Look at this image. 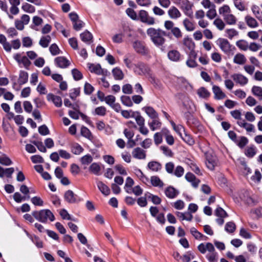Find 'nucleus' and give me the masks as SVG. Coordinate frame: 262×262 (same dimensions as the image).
<instances>
[{"label":"nucleus","instance_id":"412c9836","mask_svg":"<svg viewBox=\"0 0 262 262\" xmlns=\"http://www.w3.org/2000/svg\"><path fill=\"white\" fill-rule=\"evenodd\" d=\"M97 186L99 190L104 195H108L110 193V189L107 186L101 181L97 182Z\"/></svg>","mask_w":262,"mask_h":262},{"label":"nucleus","instance_id":"4c0bfd02","mask_svg":"<svg viewBox=\"0 0 262 262\" xmlns=\"http://www.w3.org/2000/svg\"><path fill=\"white\" fill-rule=\"evenodd\" d=\"M114 78L116 80H122L124 77V74L119 68H116L112 71Z\"/></svg>","mask_w":262,"mask_h":262},{"label":"nucleus","instance_id":"c03bdc74","mask_svg":"<svg viewBox=\"0 0 262 262\" xmlns=\"http://www.w3.org/2000/svg\"><path fill=\"white\" fill-rule=\"evenodd\" d=\"M206 258L209 262H217V253L215 252V250L210 252L206 255Z\"/></svg>","mask_w":262,"mask_h":262},{"label":"nucleus","instance_id":"e2e57ef3","mask_svg":"<svg viewBox=\"0 0 262 262\" xmlns=\"http://www.w3.org/2000/svg\"><path fill=\"white\" fill-rule=\"evenodd\" d=\"M72 74L75 80H79L82 78V73L77 69H74L72 71Z\"/></svg>","mask_w":262,"mask_h":262},{"label":"nucleus","instance_id":"2f4dec72","mask_svg":"<svg viewBox=\"0 0 262 262\" xmlns=\"http://www.w3.org/2000/svg\"><path fill=\"white\" fill-rule=\"evenodd\" d=\"M251 11L256 18L260 21H262V11L256 5H253L251 7Z\"/></svg>","mask_w":262,"mask_h":262},{"label":"nucleus","instance_id":"7ed1b4c3","mask_svg":"<svg viewBox=\"0 0 262 262\" xmlns=\"http://www.w3.org/2000/svg\"><path fill=\"white\" fill-rule=\"evenodd\" d=\"M134 70L136 74L139 75L151 76L149 68L142 62H138L137 64H135Z\"/></svg>","mask_w":262,"mask_h":262},{"label":"nucleus","instance_id":"f257e3e1","mask_svg":"<svg viewBox=\"0 0 262 262\" xmlns=\"http://www.w3.org/2000/svg\"><path fill=\"white\" fill-rule=\"evenodd\" d=\"M147 35L150 37L153 43L157 47L163 46L166 41L165 36L166 33L160 28H149L147 31Z\"/></svg>","mask_w":262,"mask_h":262},{"label":"nucleus","instance_id":"423d86ee","mask_svg":"<svg viewBox=\"0 0 262 262\" xmlns=\"http://www.w3.org/2000/svg\"><path fill=\"white\" fill-rule=\"evenodd\" d=\"M139 17L140 20L149 25H152L155 24V18L148 15V13L145 10H141L139 12Z\"/></svg>","mask_w":262,"mask_h":262},{"label":"nucleus","instance_id":"13d9d810","mask_svg":"<svg viewBox=\"0 0 262 262\" xmlns=\"http://www.w3.org/2000/svg\"><path fill=\"white\" fill-rule=\"evenodd\" d=\"M121 102L127 106H132L133 105V102L129 96H122L121 97Z\"/></svg>","mask_w":262,"mask_h":262},{"label":"nucleus","instance_id":"b1692460","mask_svg":"<svg viewBox=\"0 0 262 262\" xmlns=\"http://www.w3.org/2000/svg\"><path fill=\"white\" fill-rule=\"evenodd\" d=\"M168 58L173 61H178L181 58L180 52L176 50H172L168 53Z\"/></svg>","mask_w":262,"mask_h":262},{"label":"nucleus","instance_id":"ea45409f","mask_svg":"<svg viewBox=\"0 0 262 262\" xmlns=\"http://www.w3.org/2000/svg\"><path fill=\"white\" fill-rule=\"evenodd\" d=\"M83 150V148L78 143H75L71 146V151L75 155H79Z\"/></svg>","mask_w":262,"mask_h":262},{"label":"nucleus","instance_id":"4be33fe9","mask_svg":"<svg viewBox=\"0 0 262 262\" xmlns=\"http://www.w3.org/2000/svg\"><path fill=\"white\" fill-rule=\"evenodd\" d=\"M64 198L69 203H75L76 202V195L72 190L67 191L64 193Z\"/></svg>","mask_w":262,"mask_h":262},{"label":"nucleus","instance_id":"603ef678","mask_svg":"<svg viewBox=\"0 0 262 262\" xmlns=\"http://www.w3.org/2000/svg\"><path fill=\"white\" fill-rule=\"evenodd\" d=\"M236 45L238 48L243 51H246L248 49V43L244 40H239L236 41Z\"/></svg>","mask_w":262,"mask_h":262},{"label":"nucleus","instance_id":"e433bc0d","mask_svg":"<svg viewBox=\"0 0 262 262\" xmlns=\"http://www.w3.org/2000/svg\"><path fill=\"white\" fill-rule=\"evenodd\" d=\"M146 114L152 119H156L158 117V114L155 110L150 106H146L143 108Z\"/></svg>","mask_w":262,"mask_h":262},{"label":"nucleus","instance_id":"f8f14e48","mask_svg":"<svg viewBox=\"0 0 262 262\" xmlns=\"http://www.w3.org/2000/svg\"><path fill=\"white\" fill-rule=\"evenodd\" d=\"M55 62L56 65L60 68H66L70 64V61L63 56L56 58L55 59Z\"/></svg>","mask_w":262,"mask_h":262},{"label":"nucleus","instance_id":"a19ab883","mask_svg":"<svg viewBox=\"0 0 262 262\" xmlns=\"http://www.w3.org/2000/svg\"><path fill=\"white\" fill-rule=\"evenodd\" d=\"M235 7L240 11L246 10V7L242 0H233Z\"/></svg>","mask_w":262,"mask_h":262},{"label":"nucleus","instance_id":"6ab92c4d","mask_svg":"<svg viewBox=\"0 0 262 262\" xmlns=\"http://www.w3.org/2000/svg\"><path fill=\"white\" fill-rule=\"evenodd\" d=\"M133 48L136 51L141 54L146 53V49L144 45L140 41H136L133 43Z\"/></svg>","mask_w":262,"mask_h":262},{"label":"nucleus","instance_id":"680f3d73","mask_svg":"<svg viewBox=\"0 0 262 262\" xmlns=\"http://www.w3.org/2000/svg\"><path fill=\"white\" fill-rule=\"evenodd\" d=\"M171 33L177 38H180L182 36V33L180 29L178 27H174L171 30Z\"/></svg>","mask_w":262,"mask_h":262},{"label":"nucleus","instance_id":"9b49d317","mask_svg":"<svg viewBox=\"0 0 262 262\" xmlns=\"http://www.w3.org/2000/svg\"><path fill=\"white\" fill-rule=\"evenodd\" d=\"M167 13L169 17L172 19H177L182 15L181 12L174 6L171 7L168 10Z\"/></svg>","mask_w":262,"mask_h":262},{"label":"nucleus","instance_id":"5701e85b","mask_svg":"<svg viewBox=\"0 0 262 262\" xmlns=\"http://www.w3.org/2000/svg\"><path fill=\"white\" fill-rule=\"evenodd\" d=\"M224 20L227 25H234L237 22V18L231 12L223 17Z\"/></svg>","mask_w":262,"mask_h":262},{"label":"nucleus","instance_id":"c756f323","mask_svg":"<svg viewBox=\"0 0 262 262\" xmlns=\"http://www.w3.org/2000/svg\"><path fill=\"white\" fill-rule=\"evenodd\" d=\"M190 232L192 236L196 239L206 240L207 237L199 232L194 227L190 228Z\"/></svg>","mask_w":262,"mask_h":262},{"label":"nucleus","instance_id":"72a5a7b5","mask_svg":"<svg viewBox=\"0 0 262 262\" xmlns=\"http://www.w3.org/2000/svg\"><path fill=\"white\" fill-rule=\"evenodd\" d=\"M183 43L185 46L188 48L189 50L193 51V50L194 48L195 44L191 38L188 37L184 38L183 40Z\"/></svg>","mask_w":262,"mask_h":262},{"label":"nucleus","instance_id":"c9c22d12","mask_svg":"<svg viewBox=\"0 0 262 262\" xmlns=\"http://www.w3.org/2000/svg\"><path fill=\"white\" fill-rule=\"evenodd\" d=\"M253 95L257 97L260 100H262V88L259 86H253L251 89Z\"/></svg>","mask_w":262,"mask_h":262},{"label":"nucleus","instance_id":"49530a36","mask_svg":"<svg viewBox=\"0 0 262 262\" xmlns=\"http://www.w3.org/2000/svg\"><path fill=\"white\" fill-rule=\"evenodd\" d=\"M197 93L200 97L203 98H208L210 95V93L204 87L199 89L197 91Z\"/></svg>","mask_w":262,"mask_h":262},{"label":"nucleus","instance_id":"dca6fc26","mask_svg":"<svg viewBox=\"0 0 262 262\" xmlns=\"http://www.w3.org/2000/svg\"><path fill=\"white\" fill-rule=\"evenodd\" d=\"M185 178L187 181L191 183L192 186L195 188L198 186L200 182V180L196 179L195 176L190 172L187 173Z\"/></svg>","mask_w":262,"mask_h":262},{"label":"nucleus","instance_id":"9d476101","mask_svg":"<svg viewBox=\"0 0 262 262\" xmlns=\"http://www.w3.org/2000/svg\"><path fill=\"white\" fill-rule=\"evenodd\" d=\"M231 78L236 83L241 85H245L248 82V79L242 74H234L231 75Z\"/></svg>","mask_w":262,"mask_h":262},{"label":"nucleus","instance_id":"79ce46f5","mask_svg":"<svg viewBox=\"0 0 262 262\" xmlns=\"http://www.w3.org/2000/svg\"><path fill=\"white\" fill-rule=\"evenodd\" d=\"M51 40V37L49 35H47L42 37L39 41V45L43 48H47Z\"/></svg>","mask_w":262,"mask_h":262},{"label":"nucleus","instance_id":"f3484780","mask_svg":"<svg viewBox=\"0 0 262 262\" xmlns=\"http://www.w3.org/2000/svg\"><path fill=\"white\" fill-rule=\"evenodd\" d=\"M47 98L48 101H52L57 107H60L62 105L61 98L58 96L54 95L52 94H49L47 96Z\"/></svg>","mask_w":262,"mask_h":262},{"label":"nucleus","instance_id":"cd10ccee","mask_svg":"<svg viewBox=\"0 0 262 262\" xmlns=\"http://www.w3.org/2000/svg\"><path fill=\"white\" fill-rule=\"evenodd\" d=\"M162 135L165 137L167 143L172 145L174 143V139L172 135H171L169 131L166 129H163L162 130Z\"/></svg>","mask_w":262,"mask_h":262},{"label":"nucleus","instance_id":"473e14b6","mask_svg":"<svg viewBox=\"0 0 262 262\" xmlns=\"http://www.w3.org/2000/svg\"><path fill=\"white\" fill-rule=\"evenodd\" d=\"M150 183L151 185L154 187H162L164 186L163 182L158 176H156L151 177Z\"/></svg>","mask_w":262,"mask_h":262},{"label":"nucleus","instance_id":"0eeeda50","mask_svg":"<svg viewBox=\"0 0 262 262\" xmlns=\"http://www.w3.org/2000/svg\"><path fill=\"white\" fill-rule=\"evenodd\" d=\"M89 70L97 75H101L104 76L107 75L108 72L106 70L102 69L99 64H94L92 63L88 64Z\"/></svg>","mask_w":262,"mask_h":262},{"label":"nucleus","instance_id":"052dcab7","mask_svg":"<svg viewBox=\"0 0 262 262\" xmlns=\"http://www.w3.org/2000/svg\"><path fill=\"white\" fill-rule=\"evenodd\" d=\"M215 215L220 217L224 218L227 216L226 212L221 207H218L215 210Z\"/></svg>","mask_w":262,"mask_h":262},{"label":"nucleus","instance_id":"39448f33","mask_svg":"<svg viewBox=\"0 0 262 262\" xmlns=\"http://www.w3.org/2000/svg\"><path fill=\"white\" fill-rule=\"evenodd\" d=\"M205 155L206 166L208 169L213 170L217 165V158L215 156L209 152H206Z\"/></svg>","mask_w":262,"mask_h":262},{"label":"nucleus","instance_id":"aec40b11","mask_svg":"<svg viewBox=\"0 0 262 262\" xmlns=\"http://www.w3.org/2000/svg\"><path fill=\"white\" fill-rule=\"evenodd\" d=\"M196 54L194 51H191L189 55V58L186 61V64L190 68H194L197 66V63L195 60Z\"/></svg>","mask_w":262,"mask_h":262},{"label":"nucleus","instance_id":"8fccbe9b","mask_svg":"<svg viewBox=\"0 0 262 262\" xmlns=\"http://www.w3.org/2000/svg\"><path fill=\"white\" fill-rule=\"evenodd\" d=\"M134 181L133 180L130 178L127 177L126 180L125 185V189L126 190L127 193H131V187L134 185Z\"/></svg>","mask_w":262,"mask_h":262},{"label":"nucleus","instance_id":"bb28decb","mask_svg":"<svg viewBox=\"0 0 262 262\" xmlns=\"http://www.w3.org/2000/svg\"><path fill=\"white\" fill-rule=\"evenodd\" d=\"M165 193L168 198L173 199L178 195V191L173 187L169 186L165 189Z\"/></svg>","mask_w":262,"mask_h":262},{"label":"nucleus","instance_id":"de8ad7c7","mask_svg":"<svg viewBox=\"0 0 262 262\" xmlns=\"http://www.w3.org/2000/svg\"><path fill=\"white\" fill-rule=\"evenodd\" d=\"M213 25L216 26V27L219 30H223L225 27V24L224 21L220 18H216L213 21Z\"/></svg>","mask_w":262,"mask_h":262},{"label":"nucleus","instance_id":"7c9ffc66","mask_svg":"<svg viewBox=\"0 0 262 262\" xmlns=\"http://www.w3.org/2000/svg\"><path fill=\"white\" fill-rule=\"evenodd\" d=\"M231 12L230 7L226 4L223 5L219 8V13L223 18Z\"/></svg>","mask_w":262,"mask_h":262},{"label":"nucleus","instance_id":"4468645a","mask_svg":"<svg viewBox=\"0 0 262 262\" xmlns=\"http://www.w3.org/2000/svg\"><path fill=\"white\" fill-rule=\"evenodd\" d=\"M212 91L214 95V98L215 99H223L226 97V94L222 91L221 89L218 86H213Z\"/></svg>","mask_w":262,"mask_h":262},{"label":"nucleus","instance_id":"bf43d9fd","mask_svg":"<svg viewBox=\"0 0 262 262\" xmlns=\"http://www.w3.org/2000/svg\"><path fill=\"white\" fill-rule=\"evenodd\" d=\"M181 137L182 138V139L189 145H191L193 144L194 143V141L193 140V139L188 134L184 133V136L182 135V136Z\"/></svg>","mask_w":262,"mask_h":262},{"label":"nucleus","instance_id":"774afa93","mask_svg":"<svg viewBox=\"0 0 262 262\" xmlns=\"http://www.w3.org/2000/svg\"><path fill=\"white\" fill-rule=\"evenodd\" d=\"M251 213L254 214L256 217H262V207H258L253 209L251 211Z\"/></svg>","mask_w":262,"mask_h":262},{"label":"nucleus","instance_id":"6e6552de","mask_svg":"<svg viewBox=\"0 0 262 262\" xmlns=\"http://www.w3.org/2000/svg\"><path fill=\"white\" fill-rule=\"evenodd\" d=\"M132 155L134 158L138 160H144L146 157V151L139 147L132 150Z\"/></svg>","mask_w":262,"mask_h":262},{"label":"nucleus","instance_id":"6e6d98bb","mask_svg":"<svg viewBox=\"0 0 262 262\" xmlns=\"http://www.w3.org/2000/svg\"><path fill=\"white\" fill-rule=\"evenodd\" d=\"M236 228L235 224L232 222H228L225 227V230L229 233H233Z\"/></svg>","mask_w":262,"mask_h":262},{"label":"nucleus","instance_id":"37998d69","mask_svg":"<svg viewBox=\"0 0 262 262\" xmlns=\"http://www.w3.org/2000/svg\"><path fill=\"white\" fill-rule=\"evenodd\" d=\"M90 171L96 175H99L101 170L100 165L96 163H92L89 167Z\"/></svg>","mask_w":262,"mask_h":262},{"label":"nucleus","instance_id":"864d4df0","mask_svg":"<svg viewBox=\"0 0 262 262\" xmlns=\"http://www.w3.org/2000/svg\"><path fill=\"white\" fill-rule=\"evenodd\" d=\"M93 161V158L90 155H86L80 159V162L82 165H88Z\"/></svg>","mask_w":262,"mask_h":262},{"label":"nucleus","instance_id":"2eb2a0df","mask_svg":"<svg viewBox=\"0 0 262 262\" xmlns=\"http://www.w3.org/2000/svg\"><path fill=\"white\" fill-rule=\"evenodd\" d=\"M233 61L234 63L239 65H244L247 62V58L245 55L242 53H238L235 55L233 57Z\"/></svg>","mask_w":262,"mask_h":262},{"label":"nucleus","instance_id":"20e7f679","mask_svg":"<svg viewBox=\"0 0 262 262\" xmlns=\"http://www.w3.org/2000/svg\"><path fill=\"white\" fill-rule=\"evenodd\" d=\"M218 41L220 49L226 54L230 53L233 49H235L226 39L220 38Z\"/></svg>","mask_w":262,"mask_h":262},{"label":"nucleus","instance_id":"3c124183","mask_svg":"<svg viewBox=\"0 0 262 262\" xmlns=\"http://www.w3.org/2000/svg\"><path fill=\"white\" fill-rule=\"evenodd\" d=\"M216 15L217 13L215 9V5H214V7L209 8L206 12V16L210 19L214 18Z\"/></svg>","mask_w":262,"mask_h":262},{"label":"nucleus","instance_id":"09e8293b","mask_svg":"<svg viewBox=\"0 0 262 262\" xmlns=\"http://www.w3.org/2000/svg\"><path fill=\"white\" fill-rule=\"evenodd\" d=\"M0 163L4 165L9 166L12 164V161L8 157L3 154L0 156Z\"/></svg>","mask_w":262,"mask_h":262},{"label":"nucleus","instance_id":"393cba45","mask_svg":"<svg viewBox=\"0 0 262 262\" xmlns=\"http://www.w3.org/2000/svg\"><path fill=\"white\" fill-rule=\"evenodd\" d=\"M14 171V169L13 167L5 169L0 166V177L3 178L4 176H6L8 178H11Z\"/></svg>","mask_w":262,"mask_h":262},{"label":"nucleus","instance_id":"58836bf2","mask_svg":"<svg viewBox=\"0 0 262 262\" xmlns=\"http://www.w3.org/2000/svg\"><path fill=\"white\" fill-rule=\"evenodd\" d=\"M182 9L186 15L189 17H192L193 12L192 11V5H190L188 1H187V3L185 7Z\"/></svg>","mask_w":262,"mask_h":262},{"label":"nucleus","instance_id":"f03ea898","mask_svg":"<svg viewBox=\"0 0 262 262\" xmlns=\"http://www.w3.org/2000/svg\"><path fill=\"white\" fill-rule=\"evenodd\" d=\"M32 215L38 221L45 223L49 219L51 222L55 220L53 213L49 209H42L32 212Z\"/></svg>","mask_w":262,"mask_h":262},{"label":"nucleus","instance_id":"c85d7f7f","mask_svg":"<svg viewBox=\"0 0 262 262\" xmlns=\"http://www.w3.org/2000/svg\"><path fill=\"white\" fill-rule=\"evenodd\" d=\"M183 25L187 31H192L195 29V25L193 23L187 18L183 20Z\"/></svg>","mask_w":262,"mask_h":262},{"label":"nucleus","instance_id":"69168bd1","mask_svg":"<svg viewBox=\"0 0 262 262\" xmlns=\"http://www.w3.org/2000/svg\"><path fill=\"white\" fill-rule=\"evenodd\" d=\"M256 154V150L254 147H248L245 150V155L250 158L253 157Z\"/></svg>","mask_w":262,"mask_h":262},{"label":"nucleus","instance_id":"a878e982","mask_svg":"<svg viewBox=\"0 0 262 262\" xmlns=\"http://www.w3.org/2000/svg\"><path fill=\"white\" fill-rule=\"evenodd\" d=\"M147 167L152 171L158 172L162 169V165L158 162L151 161L148 163Z\"/></svg>","mask_w":262,"mask_h":262},{"label":"nucleus","instance_id":"1a4fd4ad","mask_svg":"<svg viewBox=\"0 0 262 262\" xmlns=\"http://www.w3.org/2000/svg\"><path fill=\"white\" fill-rule=\"evenodd\" d=\"M198 249L202 254L215 251L214 247L211 243H201L198 246Z\"/></svg>","mask_w":262,"mask_h":262},{"label":"nucleus","instance_id":"a211bd4d","mask_svg":"<svg viewBox=\"0 0 262 262\" xmlns=\"http://www.w3.org/2000/svg\"><path fill=\"white\" fill-rule=\"evenodd\" d=\"M237 123L241 127L244 128L248 133L255 132L254 126L246 122L245 120H238Z\"/></svg>","mask_w":262,"mask_h":262},{"label":"nucleus","instance_id":"4d7b16f0","mask_svg":"<svg viewBox=\"0 0 262 262\" xmlns=\"http://www.w3.org/2000/svg\"><path fill=\"white\" fill-rule=\"evenodd\" d=\"M22 9L28 13H32L35 12V7L29 4L28 3H26L22 6Z\"/></svg>","mask_w":262,"mask_h":262},{"label":"nucleus","instance_id":"ddd939ff","mask_svg":"<svg viewBox=\"0 0 262 262\" xmlns=\"http://www.w3.org/2000/svg\"><path fill=\"white\" fill-rule=\"evenodd\" d=\"M245 21L247 25L251 28H255L259 26L256 19L249 15H247L245 17Z\"/></svg>","mask_w":262,"mask_h":262},{"label":"nucleus","instance_id":"0e129e2a","mask_svg":"<svg viewBox=\"0 0 262 262\" xmlns=\"http://www.w3.org/2000/svg\"><path fill=\"white\" fill-rule=\"evenodd\" d=\"M202 6L205 9L211 8V7H214V4L212 3L210 0H203L201 3Z\"/></svg>","mask_w":262,"mask_h":262},{"label":"nucleus","instance_id":"f704fd0d","mask_svg":"<svg viewBox=\"0 0 262 262\" xmlns=\"http://www.w3.org/2000/svg\"><path fill=\"white\" fill-rule=\"evenodd\" d=\"M135 58V56L133 54H128L126 55L124 58V62L126 66L128 68H132L133 66L132 62Z\"/></svg>","mask_w":262,"mask_h":262},{"label":"nucleus","instance_id":"5fc2aeb1","mask_svg":"<svg viewBox=\"0 0 262 262\" xmlns=\"http://www.w3.org/2000/svg\"><path fill=\"white\" fill-rule=\"evenodd\" d=\"M28 74L27 72H21L19 76L18 83L20 84H23L25 83L28 80Z\"/></svg>","mask_w":262,"mask_h":262},{"label":"nucleus","instance_id":"a18cd8bd","mask_svg":"<svg viewBox=\"0 0 262 262\" xmlns=\"http://www.w3.org/2000/svg\"><path fill=\"white\" fill-rule=\"evenodd\" d=\"M80 37L83 41L86 42L90 41L93 38L92 34L88 31H85L81 33L80 34Z\"/></svg>","mask_w":262,"mask_h":262},{"label":"nucleus","instance_id":"338daca9","mask_svg":"<svg viewBox=\"0 0 262 262\" xmlns=\"http://www.w3.org/2000/svg\"><path fill=\"white\" fill-rule=\"evenodd\" d=\"M154 120L149 124V126L152 130H155L156 129L160 127L161 122L157 120Z\"/></svg>","mask_w":262,"mask_h":262}]
</instances>
